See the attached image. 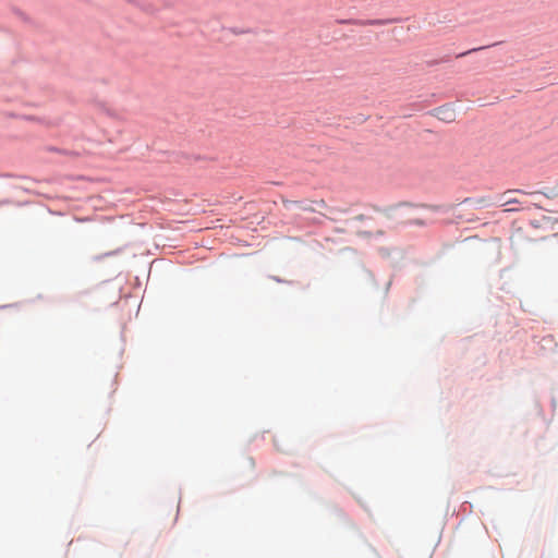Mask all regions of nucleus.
Here are the masks:
<instances>
[{"label":"nucleus","mask_w":558,"mask_h":558,"mask_svg":"<svg viewBox=\"0 0 558 558\" xmlns=\"http://www.w3.org/2000/svg\"><path fill=\"white\" fill-rule=\"evenodd\" d=\"M438 112H439L440 114H444L442 119H445V120L451 121V120H453V118H454V112H453V110H452V109H450V108H445V107L439 108V109H438Z\"/></svg>","instance_id":"1"},{"label":"nucleus","mask_w":558,"mask_h":558,"mask_svg":"<svg viewBox=\"0 0 558 558\" xmlns=\"http://www.w3.org/2000/svg\"><path fill=\"white\" fill-rule=\"evenodd\" d=\"M413 222L416 223V225H423V222L418 221V220H414Z\"/></svg>","instance_id":"2"}]
</instances>
